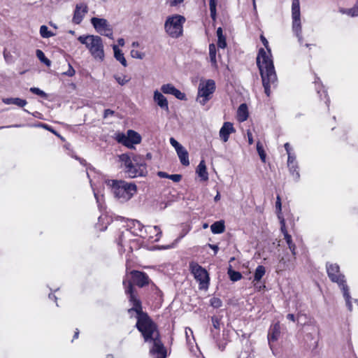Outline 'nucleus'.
I'll list each match as a JSON object with an SVG mask.
<instances>
[{"mask_svg": "<svg viewBox=\"0 0 358 358\" xmlns=\"http://www.w3.org/2000/svg\"><path fill=\"white\" fill-rule=\"evenodd\" d=\"M247 136H248V143L250 145H252L254 141H253L252 132L250 130L247 131Z\"/></svg>", "mask_w": 358, "mask_h": 358, "instance_id": "6e6d98bb", "label": "nucleus"}, {"mask_svg": "<svg viewBox=\"0 0 358 358\" xmlns=\"http://www.w3.org/2000/svg\"><path fill=\"white\" fill-rule=\"evenodd\" d=\"M40 34L44 38H48L54 36V34L49 31L48 27L45 25H42L40 27Z\"/></svg>", "mask_w": 358, "mask_h": 358, "instance_id": "f704fd0d", "label": "nucleus"}, {"mask_svg": "<svg viewBox=\"0 0 358 358\" xmlns=\"http://www.w3.org/2000/svg\"><path fill=\"white\" fill-rule=\"evenodd\" d=\"M211 321H212L213 327L216 329H220V320L217 317L213 316L211 317Z\"/></svg>", "mask_w": 358, "mask_h": 358, "instance_id": "a18cd8bd", "label": "nucleus"}, {"mask_svg": "<svg viewBox=\"0 0 358 358\" xmlns=\"http://www.w3.org/2000/svg\"><path fill=\"white\" fill-rule=\"evenodd\" d=\"M209 247H210L211 249H213V250H214L215 254H217V251H218V250H219V248H218V246H217V245H210V244H209Z\"/></svg>", "mask_w": 358, "mask_h": 358, "instance_id": "680f3d73", "label": "nucleus"}, {"mask_svg": "<svg viewBox=\"0 0 358 358\" xmlns=\"http://www.w3.org/2000/svg\"><path fill=\"white\" fill-rule=\"evenodd\" d=\"M131 46L134 48H137L139 46V43L138 41H134L131 44Z\"/></svg>", "mask_w": 358, "mask_h": 358, "instance_id": "774afa93", "label": "nucleus"}, {"mask_svg": "<svg viewBox=\"0 0 358 358\" xmlns=\"http://www.w3.org/2000/svg\"><path fill=\"white\" fill-rule=\"evenodd\" d=\"M124 236H125L124 233H122L120 234L119 239H118V243H117L118 245L123 246L124 243Z\"/></svg>", "mask_w": 358, "mask_h": 358, "instance_id": "5fc2aeb1", "label": "nucleus"}, {"mask_svg": "<svg viewBox=\"0 0 358 358\" xmlns=\"http://www.w3.org/2000/svg\"><path fill=\"white\" fill-rule=\"evenodd\" d=\"M189 269L194 278L199 282L200 288L207 287L209 283V276L206 270L194 262L189 263Z\"/></svg>", "mask_w": 358, "mask_h": 358, "instance_id": "9d476101", "label": "nucleus"}, {"mask_svg": "<svg viewBox=\"0 0 358 358\" xmlns=\"http://www.w3.org/2000/svg\"><path fill=\"white\" fill-rule=\"evenodd\" d=\"M216 6H217V0H210V2H209L210 12V16L213 19H215L216 17Z\"/></svg>", "mask_w": 358, "mask_h": 358, "instance_id": "e433bc0d", "label": "nucleus"}, {"mask_svg": "<svg viewBox=\"0 0 358 358\" xmlns=\"http://www.w3.org/2000/svg\"><path fill=\"white\" fill-rule=\"evenodd\" d=\"M280 220V224H281V231L283 233V234L285 235V231H287L286 228H285V220L283 217H281Z\"/></svg>", "mask_w": 358, "mask_h": 358, "instance_id": "bf43d9fd", "label": "nucleus"}, {"mask_svg": "<svg viewBox=\"0 0 358 358\" xmlns=\"http://www.w3.org/2000/svg\"><path fill=\"white\" fill-rule=\"evenodd\" d=\"M210 229L212 233L214 234H219L223 233L225 230L224 222L223 220H220L214 222L210 226Z\"/></svg>", "mask_w": 358, "mask_h": 358, "instance_id": "5701e85b", "label": "nucleus"}, {"mask_svg": "<svg viewBox=\"0 0 358 358\" xmlns=\"http://www.w3.org/2000/svg\"><path fill=\"white\" fill-rule=\"evenodd\" d=\"M36 57L38 58V59L41 62H43L48 66H50L51 62H50V59H48L45 57V54L43 53V52L42 50H36Z\"/></svg>", "mask_w": 358, "mask_h": 358, "instance_id": "2f4dec72", "label": "nucleus"}, {"mask_svg": "<svg viewBox=\"0 0 358 358\" xmlns=\"http://www.w3.org/2000/svg\"><path fill=\"white\" fill-rule=\"evenodd\" d=\"M280 334V327L278 323L273 324L269 329L268 334V342L275 341L278 339Z\"/></svg>", "mask_w": 358, "mask_h": 358, "instance_id": "a211bd4d", "label": "nucleus"}, {"mask_svg": "<svg viewBox=\"0 0 358 358\" xmlns=\"http://www.w3.org/2000/svg\"><path fill=\"white\" fill-rule=\"evenodd\" d=\"M75 70L72 67L71 64H69V69L66 72H64L63 74L69 77H71L75 75Z\"/></svg>", "mask_w": 358, "mask_h": 358, "instance_id": "de8ad7c7", "label": "nucleus"}, {"mask_svg": "<svg viewBox=\"0 0 358 358\" xmlns=\"http://www.w3.org/2000/svg\"><path fill=\"white\" fill-rule=\"evenodd\" d=\"M131 275L133 282L137 285L138 287H142L148 284V277L145 273L138 271H133L131 273Z\"/></svg>", "mask_w": 358, "mask_h": 358, "instance_id": "2eb2a0df", "label": "nucleus"}, {"mask_svg": "<svg viewBox=\"0 0 358 358\" xmlns=\"http://www.w3.org/2000/svg\"><path fill=\"white\" fill-rule=\"evenodd\" d=\"M216 47L214 43H210L209 45V57H210V61L211 63V66L214 68L217 67V63L216 59Z\"/></svg>", "mask_w": 358, "mask_h": 358, "instance_id": "b1692460", "label": "nucleus"}, {"mask_svg": "<svg viewBox=\"0 0 358 358\" xmlns=\"http://www.w3.org/2000/svg\"><path fill=\"white\" fill-rule=\"evenodd\" d=\"M2 101L7 105L14 104L22 108L25 106L27 103V101L25 99L20 98H3Z\"/></svg>", "mask_w": 358, "mask_h": 358, "instance_id": "aec40b11", "label": "nucleus"}, {"mask_svg": "<svg viewBox=\"0 0 358 358\" xmlns=\"http://www.w3.org/2000/svg\"><path fill=\"white\" fill-rule=\"evenodd\" d=\"M153 100L162 109L169 111L168 101L162 92L155 90L154 92Z\"/></svg>", "mask_w": 358, "mask_h": 358, "instance_id": "f3484780", "label": "nucleus"}, {"mask_svg": "<svg viewBox=\"0 0 358 358\" xmlns=\"http://www.w3.org/2000/svg\"><path fill=\"white\" fill-rule=\"evenodd\" d=\"M257 152H258V154H259L262 161L263 162H265V160H266V153L264 152V148H263L262 143L259 141H258L257 143Z\"/></svg>", "mask_w": 358, "mask_h": 358, "instance_id": "c9c22d12", "label": "nucleus"}, {"mask_svg": "<svg viewBox=\"0 0 358 358\" xmlns=\"http://www.w3.org/2000/svg\"><path fill=\"white\" fill-rule=\"evenodd\" d=\"M285 239L286 241L288 247L294 256L296 255V245L292 242L291 236L287 233V231L285 232Z\"/></svg>", "mask_w": 358, "mask_h": 358, "instance_id": "c85d7f7f", "label": "nucleus"}, {"mask_svg": "<svg viewBox=\"0 0 358 358\" xmlns=\"http://www.w3.org/2000/svg\"><path fill=\"white\" fill-rule=\"evenodd\" d=\"M173 95L179 100H186V95L185 93L180 92L179 90L175 88Z\"/></svg>", "mask_w": 358, "mask_h": 358, "instance_id": "37998d69", "label": "nucleus"}, {"mask_svg": "<svg viewBox=\"0 0 358 358\" xmlns=\"http://www.w3.org/2000/svg\"><path fill=\"white\" fill-rule=\"evenodd\" d=\"M114 78L120 85H124L129 81V79L127 78V77L126 76H115Z\"/></svg>", "mask_w": 358, "mask_h": 358, "instance_id": "79ce46f5", "label": "nucleus"}, {"mask_svg": "<svg viewBox=\"0 0 358 358\" xmlns=\"http://www.w3.org/2000/svg\"><path fill=\"white\" fill-rule=\"evenodd\" d=\"M88 12V6L85 3H78L76 6L72 22L76 24H79L83 21L85 15Z\"/></svg>", "mask_w": 358, "mask_h": 358, "instance_id": "f8f14e48", "label": "nucleus"}, {"mask_svg": "<svg viewBox=\"0 0 358 358\" xmlns=\"http://www.w3.org/2000/svg\"><path fill=\"white\" fill-rule=\"evenodd\" d=\"M29 90L33 94L38 95V96H41L43 98L46 99L48 97L47 94L45 92H43V90H41L39 88H38V87H31Z\"/></svg>", "mask_w": 358, "mask_h": 358, "instance_id": "4c0bfd02", "label": "nucleus"}, {"mask_svg": "<svg viewBox=\"0 0 358 358\" xmlns=\"http://www.w3.org/2000/svg\"><path fill=\"white\" fill-rule=\"evenodd\" d=\"M183 2V0H169L170 6H176Z\"/></svg>", "mask_w": 358, "mask_h": 358, "instance_id": "13d9d810", "label": "nucleus"}, {"mask_svg": "<svg viewBox=\"0 0 358 358\" xmlns=\"http://www.w3.org/2000/svg\"><path fill=\"white\" fill-rule=\"evenodd\" d=\"M287 166L289 168L290 173L292 175V176L294 177V180L296 181L299 180V178H300V174H299V172L298 171L299 166H298L297 162L296 163H293V164H292V165L291 164L290 165H287Z\"/></svg>", "mask_w": 358, "mask_h": 358, "instance_id": "c756f323", "label": "nucleus"}, {"mask_svg": "<svg viewBox=\"0 0 358 358\" xmlns=\"http://www.w3.org/2000/svg\"><path fill=\"white\" fill-rule=\"evenodd\" d=\"M104 34L102 35L108 37L109 38H113V30L111 27L108 28V30L104 31Z\"/></svg>", "mask_w": 358, "mask_h": 358, "instance_id": "603ef678", "label": "nucleus"}, {"mask_svg": "<svg viewBox=\"0 0 358 358\" xmlns=\"http://www.w3.org/2000/svg\"><path fill=\"white\" fill-rule=\"evenodd\" d=\"M175 88L176 87L172 84L168 83L162 85L161 91L164 94L173 95Z\"/></svg>", "mask_w": 358, "mask_h": 358, "instance_id": "473e14b6", "label": "nucleus"}, {"mask_svg": "<svg viewBox=\"0 0 358 358\" xmlns=\"http://www.w3.org/2000/svg\"><path fill=\"white\" fill-rule=\"evenodd\" d=\"M287 165H292L293 163H296V157L294 154L288 153Z\"/></svg>", "mask_w": 358, "mask_h": 358, "instance_id": "8fccbe9b", "label": "nucleus"}, {"mask_svg": "<svg viewBox=\"0 0 358 358\" xmlns=\"http://www.w3.org/2000/svg\"><path fill=\"white\" fill-rule=\"evenodd\" d=\"M227 273L229 275L230 280L233 282L238 281L242 278V274L238 271L233 270L231 268V266H230L229 268H228Z\"/></svg>", "mask_w": 358, "mask_h": 358, "instance_id": "cd10ccee", "label": "nucleus"}, {"mask_svg": "<svg viewBox=\"0 0 358 358\" xmlns=\"http://www.w3.org/2000/svg\"><path fill=\"white\" fill-rule=\"evenodd\" d=\"M215 90V83L213 80L201 81L199 85L196 101L204 106L211 98Z\"/></svg>", "mask_w": 358, "mask_h": 358, "instance_id": "6e6552de", "label": "nucleus"}, {"mask_svg": "<svg viewBox=\"0 0 358 358\" xmlns=\"http://www.w3.org/2000/svg\"><path fill=\"white\" fill-rule=\"evenodd\" d=\"M265 273H266L265 267L264 266L259 265L255 269L253 281L259 282L262 279V278L264 275Z\"/></svg>", "mask_w": 358, "mask_h": 358, "instance_id": "bb28decb", "label": "nucleus"}, {"mask_svg": "<svg viewBox=\"0 0 358 358\" xmlns=\"http://www.w3.org/2000/svg\"><path fill=\"white\" fill-rule=\"evenodd\" d=\"M170 143L175 148L176 151L183 147L173 137L170 138Z\"/></svg>", "mask_w": 358, "mask_h": 358, "instance_id": "49530a36", "label": "nucleus"}, {"mask_svg": "<svg viewBox=\"0 0 358 358\" xmlns=\"http://www.w3.org/2000/svg\"><path fill=\"white\" fill-rule=\"evenodd\" d=\"M210 306L215 308H220L222 305V301L217 297H213L210 300Z\"/></svg>", "mask_w": 358, "mask_h": 358, "instance_id": "ea45409f", "label": "nucleus"}, {"mask_svg": "<svg viewBox=\"0 0 358 358\" xmlns=\"http://www.w3.org/2000/svg\"><path fill=\"white\" fill-rule=\"evenodd\" d=\"M116 140L129 148H134V144H138L141 141V136L136 131L129 129L127 134L120 133L117 134Z\"/></svg>", "mask_w": 358, "mask_h": 358, "instance_id": "9b49d317", "label": "nucleus"}, {"mask_svg": "<svg viewBox=\"0 0 358 358\" xmlns=\"http://www.w3.org/2000/svg\"><path fill=\"white\" fill-rule=\"evenodd\" d=\"M287 318L292 322L295 321V316L294 314L289 313L287 315Z\"/></svg>", "mask_w": 358, "mask_h": 358, "instance_id": "e2e57ef3", "label": "nucleus"}, {"mask_svg": "<svg viewBox=\"0 0 358 358\" xmlns=\"http://www.w3.org/2000/svg\"><path fill=\"white\" fill-rule=\"evenodd\" d=\"M90 21L95 30L100 34H104V31L108 30L110 27L107 20L104 18L92 17Z\"/></svg>", "mask_w": 358, "mask_h": 358, "instance_id": "ddd939ff", "label": "nucleus"}, {"mask_svg": "<svg viewBox=\"0 0 358 358\" xmlns=\"http://www.w3.org/2000/svg\"><path fill=\"white\" fill-rule=\"evenodd\" d=\"M346 13L352 17L358 16V0H357L355 6L353 8L348 9Z\"/></svg>", "mask_w": 358, "mask_h": 358, "instance_id": "a19ab883", "label": "nucleus"}, {"mask_svg": "<svg viewBox=\"0 0 358 358\" xmlns=\"http://www.w3.org/2000/svg\"><path fill=\"white\" fill-rule=\"evenodd\" d=\"M220 199V193L217 192L216 196L214 197V201H218Z\"/></svg>", "mask_w": 358, "mask_h": 358, "instance_id": "69168bd1", "label": "nucleus"}, {"mask_svg": "<svg viewBox=\"0 0 358 358\" xmlns=\"http://www.w3.org/2000/svg\"><path fill=\"white\" fill-rule=\"evenodd\" d=\"M185 20L184 16L178 14L167 17L164 22L165 32L172 38H178L182 36Z\"/></svg>", "mask_w": 358, "mask_h": 358, "instance_id": "0eeeda50", "label": "nucleus"}, {"mask_svg": "<svg viewBox=\"0 0 358 358\" xmlns=\"http://www.w3.org/2000/svg\"><path fill=\"white\" fill-rule=\"evenodd\" d=\"M275 209L278 214V217L279 219L282 217L281 216V210H282V203L281 199L279 195L277 196L276 202H275Z\"/></svg>", "mask_w": 358, "mask_h": 358, "instance_id": "58836bf2", "label": "nucleus"}, {"mask_svg": "<svg viewBox=\"0 0 358 358\" xmlns=\"http://www.w3.org/2000/svg\"><path fill=\"white\" fill-rule=\"evenodd\" d=\"M113 50L114 51V57L116 60L119 61L123 66L126 67L127 66V62L122 51L116 45H113Z\"/></svg>", "mask_w": 358, "mask_h": 358, "instance_id": "412c9836", "label": "nucleus"}, {"mask_svg": "<svg viewBox=\"0 0 358 358\" xmlns=\"http://www.w3.org/2000/svg\"><path fill=\"white\" fill-rule=\"evenodd\" d=\"M79 42L85 45L92 56L96 60L103 61L105 57L103 43L101 38L96 35H83L78 38Z\"/></svg>", "mask_w": 358, "mask_h": 358, "instance_id": "423d86ee", "label": "nucleus"}, {"mask_svg": "<svg viewBox=\"0 0 358 358\" xmlns=\"http://www.w3.org/2000/svg\"><path fill=\"white\" fill-rule=\"evenodd\" d=\"M289 259H287L285 257H282L279 259L278 264V270L284 271L289 268L288 264Z\"/></svg>", "mask_w": 358, "mask_h": 358, "instance_id": "72a5a7b5", "label": "nucleus"}, {"mask_svg": "<svg viewBox=\"0 0 358 358\" xmlns=\"http://www.w3.org/2000/svg\"><path fill=\"white\" fill-rule=\"evenodd\" d=\"M234 131L235 129L233 124L226 122L223 124L220 130V137L224 142H227L229 140V135Z\"/></svg>", "mask_w": 358, "mask_h": 358, "instance_id": "dca6fc26", "label": "nucleus"}, {"mask_svg": "<svg viewBox=\"0 0 358 358\" xmlns=\"http://www.w3.org/2000/svg\"><path fill=\"white\" fill-rule=\"evenodd\" d=\"M196 173L204 181L208 179V174L206 171V166L204 160H201L196 169Z\"/></svg>", "mask_w": 358, "mask_h": 358, "instance_id": "4be33fe9", "label": "nucleus"}, {"mask_svg": "<svg viewBox=\"0 0 358 358\" xmlns=\"http://www.w3.org/2000/svg\"><path fill=\"white\" fill-rule=\"evenodd\" d=\"M317 80H319L318 78H317V79L315 80V89H316V91L317 92V94L320 95V96L321 97L322 96V94H321V92L322 91V93L324 94V97L327 99H326V104L327 106V107H329V99L327 96V92L326 90H322L323 87L322 85L317 83Z\"/></svg>", "mask_w": 358, "mask_h": 358, "instance_id": "7c9ffc66", "label": "nucleus"}, {"mask_svg": "<svg viewBox=\"0 0 358 358\" xmlns=\"http://www.w3.org/2000/svg\"><path fill=\"white\" fill-rule=\"evenodd\" d=\"M125 292L129 295V300L133 307L128 310L129 314L136 313L137 322L136 327L141 333L144 341L151 344L150 353L154 358H166V350L161 341L157 325L142 310L141 302L137 298L132 283L130 280H124Z\"/></svg>", "mask_w": 358, "mask_h": 358, "instance_id": "f257e3e1", "label": "nucleus"}, {"mask_svg": "<svg viewBox=\"0 0 358 358\" xmlns=\"http://www.w3.org/2000/svg\"><path fill=\"white\" fill-rule=\"evenodd\" d=\"M260 40L265 48H261L257 56V65L259 68L262 80L263 87L267 96L271 94V89L278 85V78L272 59L271 50L268 42L264 35L260 36Z\"/></svg>", "mask_w": 358, "mask_h": 358, "instance_id": "f03ea898", "label": "nucleus"}, {"mask_svg": "<svg viewBox=\"0 0 358 358\" xmlns=\"http://www.w3.org/2000/svg\"><path fill=\"white\" fill-rule=\"evenodd\" d=\"M238 120L243 122L247 120L248 117V107L245 103H242L238 108Z\"/></svg>", "mask_w": 358, "mask_h": 358, "instance_id": "393cba45", "label": "nucleus"}, {"mask_svg": "<svg viewBox=\"0 0 358 358\" xmlns=\"http://www.w3.org/2000/svg\"><path fill=\"white\" fill-rule=\"evenodd\" d=\"M119 159L121 167L129 178L143 176L147 173L146 165L141 162L138 156L124 153L119 156Z\"/></svg>", "mask_w": 358, "mask_h": 358, "instance_id": "7ed1b4c3", "label": "nucleus"}, {"mask_svg": "<svg viewBox=\"0 0 358 358\" xmlns=\"http://www.w3.org/2000/svg\"><path fill=\"white\" fill-rule=\"evenodd\" d=\"M153 229L157 232V238L155 239V241H158L161 237L162 232L159 226H154Z\"/></svg>", "mask_w": 358, "mask_h": 358, "instance_id": "3c124183", "label": "nucleus"}, {"mask_svg": "<svg viewBox=\"0 0 358 358\" xmlns=\"http://www.w3.org/2000/svg\"><path fill=\"white\" fill-rule=\"evenodd\" d=\"M180 163L185 166L189 165V155L187 150L182 147L176 150Z\"/></svg>", "mask_w": 358, "mask_h": 358, "instance_id": "6ab92c4d", "label": "nucleus"}, {"mask_svg": "<svg viewBox=\"0 0 358 358\" xmlns=\"http://www.w3.org/2000/svg\"><path fill=\"white\" fill-rule=\"evenodd\" d=\"M106 184L121 202L130 200L137 192V187L134 182H127L122 180H107Z\"/></svg>", "mask_w": 358, "mask_h": 358, "instance_id": "20e7f679", "label": "nucleus"}, {"mask_svg": "<svg viewBox=\"0 0 358 358\" xmlns=\"http://www.w3.org/2000/svg\"><path fill=\"white\" fill-rule=\"evenodd\" d=\"M175 182H178L182 179V176L180 174H172L169 176V178Z\"/></svg>", "mask_w": 358, "mask_h": 358, "instance_id": "09e8293b", "label": "nucleus"}, {"mask_svg": "<svg viewBox=\"0 0 358 358\" xmlns=\"http://www.w3.org/2000/svg\"><path fill=\"white\" fill-rule=\"evenodd\" d=\"M131 55L133 58H136V59H142L145 57L144 53L141 52L138 50H132L131 51Z\"/></svg>", "mask_w": 358, "mask_h": 358, "instance_id": "c03bdc74", "label": "nucleus"}, {"mask_svg": "<svg viewBox=\"0 0 358 358\" xmlns=\"http://www.w3.org/2000/svg\"><path fill=\"white\" fill-rule=\"evenodd\" d=\"M117 43H118V45H120V46H124V38H119L117 40Z\"/></svg>", "mask_w": 358, "mask_h": 358, "instance_id": "0e129e2a", "label": "nucleus"}, {"mask_svg": "<svg viewBox=\"0 0 358 358\" xmlns=\"http://www.w3.org/2000/svg\"><path fill=\"white\" fill-rule=\"evenodd\" d=\"M127 227H129L131 233L135 235L140 236L145 238L146 234V229H143L144 226L138 220H131L129 221Z\"/></svg>", "mask_w": 358, "mask_h": 358, "instance_id": "4468645a", "label": "nucleus"}, {"mask_svg": "<svg viewBox=\"0 0 358 358\" xmlns=\"http://www.w3.org/2000/svg\"><path fill=\"white\" fill-rule=\"evenodd\" d=\"M284 147H285V149L287 152V153H291V148H290V145L289 143H286L285 145H284Z\"/></svg>", "mask_w": 358, "mask_h": 358, "instance_id": "052dcab7", "label": "nucleus"}, {"mask_svg": "<svg viewBox=\"0 0 358 358\" xmlns=\"http://www.w3.org/2000/svg\"><path fill=\"white\" fill-rule=\"evenodd\" d=\"M157 176L162 178H169L170 175L164 171H159Z\"/></svg>", "mask_w": 358, "mask_h": 358, "instance_id": "4d7b16f0", "label": "nucleus"}, {"mask_svg": "<svg viewBox=\"0 0 358 358\" xmlns=\"http://www.w3.org/2000/svg\"><path fill=\"white\" fill-rule=\"evenodd\" d=\"M326 268L328 277L333 282L338 284L343 292V297L345 300L346 306L350 311L352 310L351 303V296L350 294L349 287L345 280V277L340 271V267L337 264L327 263Z\"/></svg>", "mask_w": 358, "mask_h": 358, "instance_id": "39448f33", "label": "nucleus"}, {"mask_svg": "<svg viewBox=\"0 0 358 358\" xmlns=\"http://www.w3.org/2000/svg\"><path fill=\"white\" fill-rule=\"evenodd\" d=\"M300 15L299 0H293L292 4V29L296 34L299 42L302 43L303 38L301 36Z\"/></svg>", "mask_w": 358, "mask_h": 358, "instance_id": "1a4fd4ad", "label": "nucleus"}, {"mask_svg": "<svg viewBox=\"0 0 358 358\" xmlns=\"http://www.w3.org/2000/svg\"><path fill=\"white\" fill-rule=\"evenodd\" d=\"M217 36V46L220 48H225L227 46L226 37L223 34L222 27H218L216 31Z\"/></svg>", "mask_w": 358, "mask_h": 358, "instance_id": "a878e982", "label": "nucleus"}, {"mask_svg": "<svg viewBox=\"0 0 358 358\" xmlns=\"http://www.w3.org/2000/svg\"><path fill=\"white\" fill-rule=\"evenodd\" d=\"M78 335H79V330L78 329H76L75 331L73 338L75 339V338H78Z\"/></svg>", "mask_w": 358, "mask_h": 358, "instance_id": "338daca9", "label": "nucleus"}, {"mask_svg": "<svg viewBox=\"0 0 358 358\" xmlns=\"http://www.w3.org/2000/svg\"><path fill=\"white\" fill-rule=\"evenodd\" d=\"M114 111L110 109H106L103 112V117L106 118L107 117L110 115H113L114 114Z\"/></svg>", "mask_w": 358, "mask_h": 358, "instance_id": "864d4df0", "label": "nucleus"}]
</instances>
